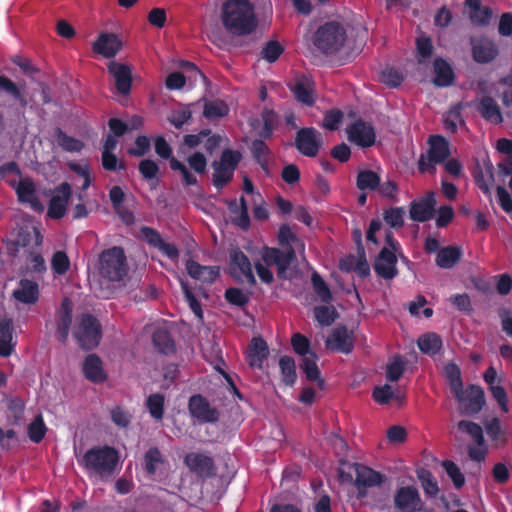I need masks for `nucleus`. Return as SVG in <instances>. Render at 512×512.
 <instances>
[{"instance_id":"nucleus-1","label":"nucleus","mask_w":512,"mask_h":512,"mask_svg":"<svg viewBox=\"0 0 512 512\" xmlns=\"http://www.w3.org/2000/svg\"><path fill=\"white\" fill-rule=\"evenodd\" d=\"M221 22L232 36H246L256 30V13L249 0H226L221 7Z\"/></svg>"},{"instance_id":"nucleus-2","label":"nucleus","mask_w":512,"mask_h":512,"mask_svg":"<svg viewBox=\"0 0 512 512\" xmlns=\"http://www.w3.org/2000/svg\"><path fill=\"white\" fill-rule=\"evenodd\" d=\"M278 239L281 245L289 246L287 254L275 248H266L262 254L267 266H276L279 277L291 278L293 272L289 269L294 255L304 252V243L296 237L288 225H282L279 229Z\"/></svg>"},{"instance_id":"nucleus-3","label":"nucleus","mask_w":512,"mask_h":512,"mask_svg":"<svg viewBox=\"0 0 512 512\" xmlns=\"http://www.w3.org/2000/svg\"><path fill=\"white\" fill-rule=\"evenodd\" d=\"M118 462V451L108 445L88 449L79 461L88 473L95 474L101 479L109 478L114 473Z\"/></svg>"},{"instance_id":"nucleus-4","label":"nucleus","mask_w":512,"mask_h":512,"mask_svg":"<svg viewBox=\"0 0 512 512\" xmlns=\"http://www.w3.org/2000/svg\"><path fill=\"white\" fill-rule=\"evenodd\" d=\"M99 274L111 282L122 281L128 273L125 251L122 247L113 246L103 250L99 255Z\"/></svg>"},{"instance_id":"nucleus-5","label":"nucleus","mask_w":512,"mask_h":512,"mask_svg":"<svg viewBox=\"0 0 512 512\" xmlns=\"http://www.w3.org/2000/svg\"><path fill=\"white\" fill-rule=\"evenodd\" d=\"M79 346L84 350L96 348L102 337V328L99 321L92 314H83L74 331Z\"/></svg>"},{"instance_id":"nucleus-6","label":"nucleus","mask_w":512,"mask_h":512,"mask_svg":"<svg viewBox=\"0 0 512 512\" xmlns=\"http://www.w3.org/2000/svg\"><path fill=\"white\" fill-rule=\"evenodd\" d=\"M345 39L343 27L336 22H329L318 28L314 43L324 53L331 54L344 45Z\"/></svg>"},{"instance_id":"nucleus-7","label":"nucleus","mask_w":512,"mask_h":512,"mask_svg":"<svg viewBox=\"0 0 512 512\" xmlns=\"http://www.w3.org/2000/svg\"><path fill=\"white\" fill-rule=\"evenodd\" d=\"M154 147L158 156L163 159H169L171 170L180 172L183 185L200 189L197 177L190 172L184 163L172 156V148L163 136L156 137Z\"/></svg>"},{"instance_id":"nucleus-8","label":"nucleus","mask_w":512,"mask_h":512,"mask_svg":"<svg viewBox=\"0 0 512 512\" xmlns=\"http://www.w3.org/2000/svg\"><path fill=\"white\" fill-rule=\"evenodd\" d=\"M430 148L426 155L419 159L421 172H434L435 165L443 162L449 156L448 142L441 136H431L429 139Z\"/></svg>"},{"instance_id":"nucleus-9","label":"nucleus","mask_w":512,"mask_h":512,"mask_svg":"<svg viewBox=\"0 0 512 512\" xmlns=\"http://www.w3.org/2000/svg\"><path fill=\"white\" fill-rule=\"evenodd\" d=\"M188 411L199 423H215L220 418L219 410L211 406L208 399L201 394H194L189 398Z\"/></svg>"},{"instance_id":"nucleus-10","label":"nucleus","mask_w":512,"mask_h":512,"mask_svg":"<svg viewBox=\"0 0 512 512\" xmlns=\"http://www.w3.org/2000/svg\"><path fill=\"white\" fill-rule=\"evenodd\" d=\"M387 247L383 248L375 261V271L383 278L391 279L396 276L397 259L395 251H397V242L392 239L390 234L386 235Z\"/></svg>"},{"instance_id":"nucleus-11","label":"nucleus","mask_w":512,"mask_h":512,"mask_svg":"<svg viewBox=\"0 0 512 512\" xmlns=\"http://www.w3.org/2000/svg\"><path fill=\"white\" fill-rule=\"evenodd\" d=\"M72 189L68 182H63L54 189L49 201L47 215L52 219H61L65 216Z\"/></svg>"},{"instance_id":"nucleus-12","label":"nucleus","mask_w":512,"mask_h":512,"mask_svg":"<svg viewBox=\"0 0 512 512\" xmlns=\"http://www.w3.org/2000/svg\"><path fill=\"white\" fill-rule=\"evenodd\" d=\"M229 274L235 279L244 278L249 283L256 282L251 263L239 248L230 251Z\"/></svg>"},{"instance_id":"nucleus-13","label":"nucleus","mask_w":512,"mask_h":512,"mask_svg":"<svg viewBox=\"0 0 512 512\" xmlns=\"http://www.w3.org/2000/svg\"><path fill=\"white\" fill-rule=\"evenodd\" d=\"M108 73L114 78L117 92L127 96L132 87V70L129 65L110 61L107 65Z\"/></svg>"},{"instance_id":"nucleus-14","label":"nucleus","mask_w":512,"mask_h":512,"mask_svg":"<svg viewBox=\"0 0 512 512\" xmlns=\"http://www.w3.org/2000/svg\"><path fill=\"white\" fill-rule=\"evenodd\" d=\"M123 43L118 35L114 33L102 32L92 44L94 53L103 56L106 59L114 58L122 49Z\"/></svg>"},{"instance_id":"nucleus-15","label":"nucleus","mask_w":512,"mask_h":512,"mask_svg":"<svg viewBox=\"0 0 512 512\" xmlns=\"http://www.w3.org/2000/svg\"><path fill=\"white\" fill-rule=\"evenodd\" d=\"M184 462L191 472L201 478H210L216 473L213 458L203 453H189L185 456Z\"/></svg>"},{"instance_id":"nucleus-16","label":"nucleus","mask_w":512,"mask_h":512,"mask_svg":"<svg viewBox=\"0 0 512 512\" xmlns=\"http://www.w3.org/2000/svg\"><path fill=\"white\" fill-rule=\"evenodd\" d=\"M11 186L15 189L20 203H28L34 211H43L44 206L37 196L36 186L31 178L21 179L17 184L11 183Z\"/></svg>"},{"instance_id":"nucleus-17","label":"nucleus","mask_w":512,"mask_h":512,"mask_svg":"<svg viewBox=\"0 0 512 512\" xmlns=\"http://www.w3.org/2000/svg\"><path fill=\"white\" fill-rule=\"evenodd\" d=\"M295 144L300 153L314 157L321 145V135L312 128L301 129L297 133Z\"/></svg>"},{"instance_id":"nucleus-18","label":"nucleus","mask_w":512,"mask_h":512,"mask_svg":"<svg viewBox=\"0 0 512 512\" xmlns=\"http://www.w3.org/2000/svg\"><path fill=\"white\" fill-rule=\"evenodd\" d=\"M394 503L400 512H416L422 507L417 489L411 486L400 488L394 496Z\"/></svg>"},{"instance_id":"nucleus-19","label":"nucleus","mask_w":512,"mask_h":512,"mask_svg":"<svg viewBox=\"0 0 512 512\" xmlns=\"http://www.w3.org/2000/svg\"><path fill=\"white\" fill-rule=\"evenodd\" d=\"M349 141L360 147L371 146L375 142L373 127L364 121H356L346 129Z\"/></svg>"},{"instance_id":"nucleus-20","label":"nucleus","mask_w":512,"mask_h":512,"mask_svg":"<svg viewBox=\"0 0 512 512\" xmlns=\"http://www.w3.org/2000/svg\"><path fill=\"white\" fill-rule=\"evenodd\" d=\"M72 311V302L68 298H64L61 302L60 308L57 311L56 319V336L61 343H65L67 341L72 323Z\"/></svg>"},{"instance_id":"nucleus-21","label":"nucleus","mask_w":512,"mask_h":512,"mask_svg":"<svg viewBox=\"0 0 512 512\" xmlns=\"http://www.w3.org/2000/svg\"><path fill=\"white\" fill-rule=\"evenodd\" d=\"M226 205L231 214V222L244 231L248 230L251 221L244 197L242 196L239 201L236 199L226 200Z\"/></svg>"},{"instance_id":"nucleus-22","label":"nucleus","mask_w":512,"mask_h":512,"mask_svg":"<svg viewBox=\"0 0 512 512\" xmlns=\"http://www.w3.org/2000/svg\"><path fill=\"white\" fill-rule=\"evenodd\" d=\"M436 205V195L429 192L420 200L414 201L410 208V217L414 221L424 222L430 219Z\"/></svg>"},{"instance_id":"nucleus-23","label":"nucleus","mask_w":512,"mask_h":512,"mask_svg":"<svg viewBox=\"0 0 512 512\" xmlns=\"http://www.w3.org/2000/svg\"><path fill=\"white\" fill-rule=\"evenodd\" d=\"M186 270L191 278L207 284L215 282L220 275L218 266H204L194 260L186 262Z\"/></svg>"},{"instance_id":"nucleus-24","label":"nucleus","mask_w":512,"mask_h":512,"mask_svg":"<svg viewBox=\"0 0 512 512\" xmlns=\"http://www.w3.org/2000/svg\"><path fill=\"white\" fill-rule=\"evenodd\" d=\"M82 371L85 378L93 383H102L107 378L103 369L102 360L96 354H89L86 356L83 362Z\"/></svg>"},{"instance_id":"nucleus-25","label":"nucleus","mask_w":512,"mask_h":512,"mask_svg":"<svg viewBox=\"0 0 512 512\" xmlns=\"http://www.w3.org/2000/svg\"><path fill=\"white\" fill-rule=\"evenodd\" d=\"M327 348L342 353H349L353 347L352 334L344 327H337L326 340Z\"/></svg>"},{"instance_id":"nucleus-26","label":"nucleus","mask_w":512,"mask_h":512,"mask_svg":"<svg viewBox=\"0 0 512 512\" xmlns=\"http://www.w3.org/2000/svg\"><path fill=\"white\" fill-rule=\"evenodd\" d=\"M13 332L12 319H0V357H9L14 352L16 341L13 340Z\"/></svg>"},{"instance_id":"nucleus-27","label":"nucleus","mask_w":512,"mask_h":512,"mask_svg":"<svg viewBox=\"0 0 512 512\" xmlns=\"http://www.w3.org/2000/svg\"><path fill=\"white\" fill-rule=\"evenodd\" d=\"M12 296L18 302L35 304L39 299V286L33 280L21 279L18 288L13 291Z\"/></svg>"},{"instance_id":"nucleus-28","label":"nucleus","mask_w":512,"mask_h":512,"mask_svg":"<svg viewBox=\"0 0 512 512\" xmlns=\"http://www.w3.org/2000/svg\"><path fill=\"white\" fill-rule=\"evenodd\" d=\"M279 124L278 115L272 108H264L258 119V138L268 139Z\"/></svg>"},{"instance_id":"nucleus-29","label":"nucleus","mask_w":512,"mask_h":512,"mask_svg":"<svg viewBox=\"0 0 512 512\" xmlns=\"http://www.w3.org/2000/svg\"><path fill=\"white\" fill-rule=\"evenodd\" d=\"M477 109L482 117L493 124H499L502 122V114L496 101L489 96H482L477 105Z\"/></svg>"},{"instance_id":"nucleus-30","label":"nucleus","mask_w":512,"mask_h":512,"mask_svg":"<svg viewBox=\"0 0 512 512\" xmlns=\"http://www.w3.org/2000/svg\"><path fill=\"white\" fill-rule=\"evenodd\" d=\"M445 376L449 381L450 389L458 401H465L461 372L457 365L449 363L444 368Z\"/></svg>"},{"instance_id":"nucleus-31","label":"nucleus","mask_w":512,"mask_h":512,"mask_svg":"<svg viewBox=\"0 0 512 512\" xmlns=\"http://www.w3.org/2000/svg\"><path fill=\"white\" fill-rule=\"evenodd\" d=\"M465 401H459L462 403L467 412L477 413L481 410L485 403L484 391L479 386H470L464 390Z\"/></svg>"},{"instance_id":"nucleus-32","label":"nucleus","mask_w":512,"mask_h":512,"mask_svg":"<svg viewBox=\"0 0 512 512\" xmlns=\"http://www.w3.org/2000/svg\"><path fill=\"white\" fill-rule=\"evenodd\" d=\"M473 45V57L477 62H489L497 54L495 45L492 41L482 38L475 39L472 42Z\"/></svg>"},{"instance_id":"nucleus-33","label":"nucleus","mask_w":512,"mask_h":512,"mask_svg":"<svg viewBox=\"0 0 512 512\" xmlns=\"http://www.w3.org/2000/svg\"><path fill=\"white\" fill-rule=\"evenodd\" d=\"M152 342L158 352L170 355L175 352V342L165 328H158L153 332Z\"/></svg>"},{"instance_id":"nucleus-34","label":"nucleus","mask_w":512,"mask_h":512,"mask_svg":"<svg viewBox=\"0 0 512 512\" xmlns=\"http://www.w3.org/2000/svg\"><path fill=\"white\" fill-rule=\"evenodd\" d=\"M355 470V483L358 487L364 486V487H371L378 485L382 482L381 475L366 467L359 464H355L354 467Z\"/></svg>"},{"instance_id":"nucleus-35","label":"nucleus","mask_w":512,"mask_h":512,"mask_svg":"<svg viewBox=\"0 0 512 512\" xmlns=\"http://www.w3.org/2000/svg\"><path fill=\"white\" fill-rule=\"evenodd\" d=\"M470 12V19L473 23L478 25L487 24L492 16V12L488 7L480 5V0H466L465 1Z\"/></svg>"},{"instance_id":"nucleus-36","label":"nucleus","mask_w":512,"mask_h":512,"mask_svg":"<svg viewBox=\"0 0 512 512\" xmlns=\"http://www.w3.org/2000/svg\"><path fill=\"white\" fill-rule=\"evenodd\" d=\"M434 83L437 86H448L454 79V74L451 66L443 59H436L434 61Z\"/></svg>"},{"instance_id":"nucleus-37","label":"nucleus","mask_w":512,"mask_h":512,"mask_svg":"<svg viewBox=\"0 0 512 512\" xmlns=\"http://www.w3.org/2000/svg\"><path fill=\"white\" fill-rule=\"evenodd\" d=\"M318 357L315 353L301 359L300 368L310 381H316L319 387L323 386V380L320 377V371L317 365Z\"/></svg>"},{"instance_id":"nucleus-38","label":"nucleus","mask_w":512,"mask_h":512,"mask_svg":"<svg viewBox=\"0 0 512 512\" xmlns=\"http://www.w3.org/2000/svg\"><path fill=\"white\" fill-rule=\"evenodd\" d=\"M150 416L156 421H162L165 411V396L161 393L150 394L145 402Z\"/></svg>"},{"instance_id":"nucleus-39","label":"nucleus","mask_w":512,"mask_h":512,"mask_svg":"<svg viewBox=\"0 0 512 512\" xmlns=\"http://www.w3.org/2000/svg\"><path fill=\"white\" fill-rule=\"evenodd\" d=\"M461 251L457 247H446L441 249L436 257V264L443 269L453 267L460 259Z\"/></svg>"},{"instance_id":"nucleus-40","label":"nucleus","mask_w":512,"mask_h":512,"mask_svg":"<svg viewBox=\"0 0 512 512\" xmlns=\"http://www.w3.org/2000/svg\"><path fill=\"white\" fill-rule=\"evenodd\" d=\"M0 91L13 97L23 108L27 106L28 102L22 89L4 75H0Z\"/></svg>"},{"instance_id":"nucleus-41","label":"nucleus","mask_w":512,"mask_h":512,"mask_svg":"<svg viewBox=\"0 0 512 512\" xmlns=\"http://www.w3.org/2000/svg\"><path fill=\"white\" fill-rule=\"evenodd\" d=\"M442 346V341L435 333H427L418 339L419 349L428 355H435L439 352Z\"/></svg>"},{"instance_id":"nucleus-42","label":"nucleus","mask_w":512,"mask_h":512,"mask_svg":"<svg viewBox=\"0 0 512 512\" xmlns=\"http://www.w3.org/2000/svg\"><path fill=\"white\" fill-rule=\"evenodd\" d=\"M294 95L298 101L311 105L314 102L312 83L308 79L299 80L294 87Z\"/></svg>"},{"instance_id":"nucleus-43","label":"nucleus","mask_w":512,"mask_h":512,"mask_svg":"<svg viewBox=\"0 0 512 512\" xmlns=\"http://www.w3.org/2000/svg\"><path fill=\"white\" fill-rule=\"evenodd\" d=\"M283 51L284 48L278 41L269 40L262 46L259 57L260 60L274 63L279 59Z\"/></svg>"},{"instance_id":"nucleus-44","label":"nucleus","mask_w":512,"mask_h":512,"mask_svg":"<svg viewBox=\"0 0 512 512\" xmlns=\"http://www.w3.org/2000/svg\"><path fill=\"white\" fill-rule=\"evenodd\" d=\"M212 167L214 169V173L212 175V183L214 187L220 191L222 190L229 182L232 181L234 172L227 169L226 167L217 166L215 162L212 163Z\"/></svg>"},{"instance_id":"nucleus-45","label":"nucleus","mask_w":512,"mask_h":512,"mask_svg":"<svg viewBox=\"0 0 512 512\" xmlns=\"http://www.w3.org/2000/svg\"><path fill=\"white\" fill-rule=\"evenodd\" d=\"M56 140L58 145L67 152H79L83 148V142L72 136L67 135L60 128L56 130Z\"/></svg>"},{"instance_id":"nucleus-46","label":"nucleus","mask_w":512,"mask_h":512,"mask_svg":"<svg viewBox=\"0 0 512 512\" xmlns=\"http://www.w3.org/2000/svg\"><path fill=\"white\" fill-rule=\"evenodd\" d=\"M229 112L228 106L222 101H209L204 105L203 115L209 120L222 118Z\"/></svg>"},{"instance_id":"nucleus-47","label":"nucleus","mask_w":512,"mask_h":512,"mask_svg":"<svg viewBox=\"0 0 512 512\" xmlns=\"http://www.w3.org/2000/svg\"><path fill=\"white\" fill-rule=\"evenodd\" d=\"M112 422L119 428H127L132 422L131 412L123 406L117 405L110 410Z\"/></svg>"},{"instance_id":"nucleus-48","label":"nucleus","mask_w":512,"mask_h":512,"mask_svg":"<svg viewBox=\"0 0 512 512\" xmlns=\"http://www.w3.org/2000/svg\"><path fill=\"white\" fill-rule=\"evenodd\" d=\"M47 428L41 415H38L28 425V437L34 443H40L45 437Z\"/></svg>"},{"instance_id":"nucleus-49","label":"nucleus","mask_w":512,"mask_h":512,"mask_svg":"<svg viewBox=\"0 0 512 512\" xmlns=\"http://www.w3.org/2000/svg\"><path fill=\"white\" fill-rule=\"evenodd\" d=\"M51 268L57 275H64L70 269V259L64 251H56L51 259Z\"/></svg>"},{"instance_id":"nucleus-50","label":"nucleus","mask_w":512,"mask_h":512,"mask_svg":"<svg viewBox=\"0 0 512 512\" xmlns=\"http://www.w3.org/2000/svg\"><path fill=\"white\" fill-rule=\"evenodd\" d=\"M279 366L281 369L283 381L288 385H292L296 380V368L294 360L291 357L284 356L279 360Z\"/></svg>"},{"instance_id":"nucleus-51","label":"nucleus","mask_w":512,"mask_h":512,"mask_svg":"<svg viewBox=\"0 0 512 512\" xmlns=\"http://www.w3.org/2000/svg\"><path fill=\"white\" fill-rule=\"evenodd\" d=\"M460 112H461L460 105H456V106L452 107L444 115V125L447 130H449L451 132H455L458 129V127H460L464 124Z\"/></svg>"},{"instance_id":"nucleus-52","label":"nucleus","mask_w":512,"mask_h":512,"mask_svg":"<svg viewBox=\"0 0 512 512\" xmlns=\"http://www.w3.org/2000/svg\"><path fill=\"white\" fill-rule=\"evenodd\" d=\"M145 470L148 474L154 475L157 470V464L163 463L164 459L157 447L150 448L144 456Z\"/></svg>"},{"instance_id":"nucleus-53","label":"nucleus","mask_w":512,"mask_h":512,"mask_svg":"<svg viewBox=\"0 0 512 512\" xmlns=\"http://www.w3.org/2000/svg\"><path fill=\"white\" fill-rule=\"evenodd\" d=\"M380 184L379 176L373 171H361L358 174L357 186L361 190H373Z\"/></svg>"},{"instance_id":"nucleus-54","label":"nucleus","mask_w":512,"mask_h":512,"mask_svg":"<svg viewBox=\"0 0 512 512\" xmlns=\"http://www.w3.org/2000/svg\"><path fill=\"white\" fill-rule=\"evenodd\" d=\"M373 398L377 403L384 405L394 399H399V396L390 385L386 384L374 389Z\"/></svg>"},{"instance_id":"nucleus-55","label":"nucleus","mask_w":512,"mask_h":512,"mask_svg":"<svg viewBox=\"0 0 512 512\" xmlns=\"http://www.w3.org/2000/svg\"><path fill=\"white\" fill-rule=\"evenodd\" d=\"M241 155L238 151H233L230 149H226L222 152L220 160L214 161L217 166L226 167L231 171H235L238 163L240 162Z\"/></svg>"},{"instance_id":"nucleus-56","label":"nucleus","mask_w":512,"mask_h":512,"mask_svg":"<svg viewBox=\"0 0 512 512\" xmlns=\"http://www.w3.org/2000/svg\"><path fill=\"white\" fill-rule=\"evenodd\" d=\"M457 427L460 431L467 433L473 440V443H481L484 439L481 426L474 422L462 420L458 423Z\"/></svg>"},{"instance_id":"nucleus-57","label":"nucleus","mask_w":512,"mask_h":512,"mask_svg":"<svg viewBox=\"0 0 512 512\" xmlns=\"http://www.w3.org/2000/svg\"><path fill=\"white\" fill-rule=\"evenodd\" d=\"M315 319L322 326H329L335 320L336 312L332 306L322 305L314 309Z\"/></svg>"},{"instance_id":"nucleus-58","label":"nucleus","mask_w":512,"mask_h":512,"mask_svg":"<svg viewBox=\"0 0 512 512\" xmlns=\"http://www.w3.org/2000/svg\"><path fill=\"white\" fill-rule=\"evenodd\" d=\"M292 347L301 359L308 356V354H313L314 352L310 349L309 340L300 333H295L291 338Z\"/></svg>"},{"instance_id":"nucleus-59","label":"nucleus","mask_w":512,"mask_h":512,"mask_svg":"<svg viewBox=\"0 0 512 512\" xmlns=\"http://www.w3.org/2000/svg\"><path fill=\"white\" fill-rule=\"evenodd\" d=\"M417 56L420 63L426 62L432 54V42L430 38L421 35L416 40Z\"/></svg>"},{"instance_id":"nucleus-60","label":"nucleus","mask_w":512,"mask_h":512,"mask_svg":"<svg viewBox=\"0 0 512 512\" xmlns=\"http://www.w3.org/2000/svg\"><path fill=\"white\" fill-rule=\"evenodd\" d=\"M181 288L184 293L185 299L189 304L191 311L197 316L199 319L203 318V310L200 302L197 300L194 293L189 288L188 284L185 282H181Z\"/></svg>"},{"instance_id":"nucleus-61","label":"nucleus","mask_w":512,"mask_h":512,"mask_svg":"<svg viewBox=\"0 0 512 512\" xmlns=\"http://www.w3.org/2000/svg\"><path fill=\"white\" fill-rule=\"evenodd\" d=\"M138 169L141 176L146 181L155 179L159 173V166L151 159H144L140 161Z\"/></svg>"},{"instance_id":"nucleus-62","label":"nucleus","mask_w":512,"mask_h":512,"mask_svg":"<svg viewBox=\"0 0 512 512\" xmlns=\"http://www.w3.org/2000/svg\"><path fill=\"white\" fill-rule=\"evenodd\" d=\"M485 428L487 435L496 445L504 442V431L498 419L493 418L491 421L487 422Z\"/></svg>"},{"instance_id":"nucleus-63","label":"nucleus","mask_w":512,"mask_h":512,"mask_svg":"<svg viewBox=\"0 0 512 512\" xmlns=\"http://www.w3.org/2000/svg\"><path fill=\"white\" fill-rule=\"evenodd\" d=\"M189 167L198 174H203L207 169V159L201 152H194L187 158Z\"/></svg>"},{"instance_id":"nucleus-64","label":"nucleus","mask_w":512,"mask_h":512,"mask_svg":"<svg viewBox=\"0 0 512 512\" xmlns=\"http://www.w3.org/2000/svg\"><path fill=\"white\" fill-rule=\"evenodd\" d=\"M192 112L189 106H185L182 109L174 111L171 116L168 118V121L177 129L182 128V126L188 122L191 118Z\"/></svg>"}]
</instances>
